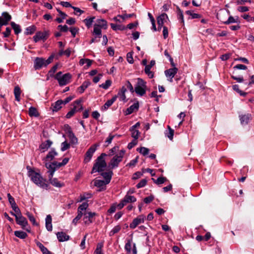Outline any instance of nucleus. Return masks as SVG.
<instances>
[{"label":"nucleus","instance_id":"1","mask_svg":"<svg viewBox=\"0 0 254 254\" xmlns=\"http://www.w3.org/2000/svg\"><path fill=\"white\" fill-rule=\"evenodd\" d=\"M28 175L32 182L36 185L44 189H47L48 188V185L45 183V180L39 173L30 169L28 170Z\"/></svg>","mask_w":254,"mask_h":254},{"label":"nucleus","instance_id":"2","mask_svg":"<svg viewBox=\"0 0 254 254\" xmlns=\"http://www.w3.org/2000/svg\"><path fill=\"white\" fill-rule=\"evenodd\" d=\"M107 156L105 153H102L101 155L99 156L96 163L94 164L92 169L91 173L93 174L95 172H101L103 171L107 166V164L104 159V157Z\"/></svg>","mask_w":254,"mask_h":254},{"label":"nucleus","instance_id":"3","mask_svg":"<svg viewBox=\"0 0 254 254\" xmlns=\"http://www.w3.org/2000/svg\"><path fill=\"white\" fill-rule=\"evenodd\" d=\"M107 28V22L105 20L103 19H97L94 26L93 35L98 38H101L102 36L101 29H106Z\"/></svg>","mask_w":254,"mask_h":254},{"label":"nucleus","instance_id":"4","mask_svg":"<svg viewBox=\"0 0 254 254\" xmlns=\"http://www.w3.org/2000/svg\"><path fill=\"white\" fill-rule=\"evenodd\" d=\"M53 56H51L47 60L43 58L37 57L34 61V68L35 69H40L43 67H46L51 64L53 60Z\"/></svg>","mask_w":254,"mask_h":254},{"label":"nucleus","instance_id":"5","mask_svg":"<svg viewBox=\"0 0 254 254\" xmlns=\"http://www.w3.org/2000/svg\"><path fill=\"white\" fill-rule=\"evenodd\" d=\"M71 78V75L70 73L62 74L61 71L58 72L55 76V79L58 81L60 86H64L68 84L70 82Z\"/></svg>","mask_w":254,"mask_h":254},{"label":"nucleus","instance_id":"6","mask_svg":"<svg viewBox=\"0 0 254 254\" xmlns=\"http://www.w3.org/2000/svg\"><path fill=\"white\" fill-rule=\"evenodd\" d=\"M146 88V82L143 79L138 78L137 79V84L135 86L134 91L137 95L142 96L145 94Z\"/></svg>","mask_w":254,"mask_h":254},{"label":"nucleus","instance_id":"7","mask_svg":"<svg viewBox=\"0 0 254 254\" xmlns=\"http://www.w3.org/2000/svg\"><path fill=\"white\" fill-rule=\"evenodd\" d=\"M124 153L125 151L121 150L118 154L114 156L109 164V167L112 169L117 167L119 163L122 161Z\"/></svg>","mask_w":254,"mask_h":254},{"label":"nucleus","instance_id":"8","mask_svg":"<svg viewBox=\"0 0 254 254\" xmlns=\"http://www.w3.org/2000/svg\"><path fill=\"white\" fill-rule=\"evenodd\" d=\"M98 146H99V144H94L90 147L85 153L84 159V163H88L91 160L93 154Z\"/></svg>","mask_w":254,"mask_h":254},{"label":"nucleus","instance_id":"9","mask_svg":"<svg viewBox=\"0 0 254 254\" xmlns=\"http://www.w3.org/2000/svg\"><path fill=\"white\" fill-rule=\"evenodd\" d=\"M64 166L62 165V162H58L54 161L50 164H46V167L49 169L48 173H50V177H53L55 171L58 168Z\"/></svg>","mask_w":254,"mask_h":254},{"label":"nucleus","instance_id":"10","mask_svg":"<svg viewBox=\"0 0 254 254\" xmlns=\"http://www.w3.org/2000/svg\"><path fill=\"white\" fill-rule=\"evenodd\" d=\"M97 216L95 212L84 211L83 221L85 225H89L93 222V217Z\"/></svg>","mask_w":254,"mask_h":254},{"label":"nucleus","instance_id":"11","mask_svg":"<svg viewBox=\"0 0 254 254\" xmlns=\"http://www.w3.org/2000/svg\"><path fill=\"white\" fill-rule=\"evenodd\" d=\"M222 14L223 15H225L226 14V12L225 11H223L222 12ZM217 17L218 19H219L225 24H229L233 23H236L237 22L238 19V18L237 19H235L233 16H230L227 20H225L224 18L222 16L221 13H218L217 14Z\"/></svg>","mask_w":254,"mask_h":254},{"label":"nucleus","instance_id":"12","mask_svg":"<svg viewBox=\"0 0 254 254\" xmlns=\"http://www.w3.org/2000/svg\"><path fill=\"white\" fill-rule=\"evenodd\" d=\"M145 218V216L143 215H140L137 217L134 218L129 225L130 228L133 229L135 228L138 225L143 223L144 221Z\"/></svg>","mask_w":254,"mask_h":254},{"label":"nucleus","instance_id":"13","mask_svg":"<svg viewBox=\"0 0 254 254\" xmlns=\"http://www.w3.org/2000/svg\"><path fill=\"white\" fill-rule=\"evenodd\" d=\"M11 16L7 12H3L2 13L1 17H0V27L2 25H6L8 24V22L11 20Z\"/></svg>","mask_w":254,"mask_h":254},{"label":"nucleus","instance_id":"14","mask_svg":"<svg viewBox=\"0 0 254 254\" xmlns=\"http://www.w3.org/2000/svg\"><path fill=\"white\" fill-rule=\"evenodd\" d=\"M15 220L17 224L20 225L23 229H25L28 224L26 219L23 217L21 214L20 215H16Z\"/></svg>","mask_w":254,"mask_h":254},{"label":"nucleus","instance_id":"15","mask_svg":"<svg viewBox=\"0 0 254 254\" xmlns=\"http://www.w3.org/2000/svg\"><path fill=\"white\" fill-rule=\"evenodd\" d=\"M48 32L47 31L38 32L33 37L34 41L37 42L41 40H45L48 37Z\"/></svg>","mask_w":254,"mask_h":254},{"label":"nucleus","instance_id":"16","mask_svg":"<svg viewBox=\"0 0 254 254\" xmlns=\"http://www.w3.org/2000/svg\"><path fill=\"white\" fill-rule=\"evenodd\" d=\"M178 68L177 67H173L165 71V74L167 78H169L168 80L172 82L173 81V78L175 76V74L178 72Z\"/></svg>","mask_w":254,"mask_h":254},{"label":"nucleus","instance_id":"17","mask_svg":"<svg viewBox=\"0 0 254 254\" xmlns=\"http://www.w3.org/2000/svg\"><path fill=\"white\" fill-rule=\"evenodd\" d=\"M132 240L129 239L127 240V243L126 244L125 249L127 251V253H130L131 252L132 248ZM132 254H137V250L134 243L133 244V247L132 250Z\"/></svg>","mask_w":254,"mask_h":254},{"label":"nucleus","instance_id":"18","mask_svg":"<svg viewBox=\"0 0 254 254\" xmlns=\"http://www.w3.org/2000/svg\"><path fill=\"white\" fill-rule=\"evenodd\" d=\"M88 207V204L87 202H83L79 206L77 209V217L80 219L82 216H84V211H85Z\"/></svg>","mask_w":254,"mask_h":254},{"label":"nucleus","instance_id":"19","mask_svg":"<svg viewBox=\"0 0 254 254\" xmlns=\"http://www.w3.org/2000/svg\"><path fill=\"white\" fill-rule=\"evenodd\" d=\"M168 19V16L166 13H163L157 17V24L158 25V30L163 26V24Z\"/></svg>","mask_w":254,"mask_h":254},{"label":"nucleus","instance_id":"20","mask_svg":"<svg viewBox=\"0 0 254 254\" xmlns=\"http://www.w3.org/2000/svg\"><path fill=\"white\" fill-rule=\"evenodd\" d=\"M50 174L49 175V178L50 183L54 187L57 188H62L64 186V184L63 182H61L56 178H52L50 177Z\"/></svg>","mask_w":254,"mask_h":254},{"label":"nucleus","instance_id":"21","mask_svg":"<svg viewBox=\"0 0 254 254\" xmlns=\"http://www.w3.org/2000/svg\"><path fill=\"white\" fill-rule=\"evenodd\" d=\"M108 184L103 180H96L94 181L95 186L99 188V191H102L106 190V185Z\"/></svg>","mask_w":254,"mask_h":254},{"label":"nucleus","instance_id":"22","mask_svg":"<svg viewBox=\"0 0 254 254\" xmlns=\"http://www.w3.org/2000/svg\"><path fill=\"white\" fill-rule=\"evenodd\" d=\"M52 143L53 142L52 141L47 140L46 141L42 143L39 147V148L42 152H44L50 147Z\"/></svg>","mask_w":254,"mask_h":254},{"label":"nucleus","instance_id":"23","mask_svg":"<svg viewBox=\"0 0 254 254\" xmlns=\"http://www.w3.org/2000/svg\"><path fill=\"white\" fill-rule=\"evenodd\" d=\"M241 123L243 125H247L251 120V115L250 114L241 115L239 116Z\"/></svg>","mask_w":254,"mask_h":254},{"label":"nucleus","instance_id":"24","mask_svg":"<svg viewBox=\"0 0 254 254\" xmlns=\"http://www.w3.org/2000/svg\"><path fill=\"white\" fill-rule=\"evenodd\" d=\"M127 91V88L125 86H123L121 90L118 92L117 97L120 98L121 101H123L124 102H127V100L126 99V96L125 95V93Z\"/></svg>","mask_w":254,"mask_h":254},{"label":"nucleus","instance_id":"25","mask_svg":"<svg viewBox=\"0 0 254 254\" xmlns=\"http://www.w3.org/2000/svg\"><path fill=\"white\" fill-rule=\"evenodd\" d=\"M113 174V172L112 171H109L106 172H102L101 175L104 178V181L106 184H108L111 181Z\"/></svg>","mask_w":254,"mask_h":254},{"label":"nucleus","instance_id":"26","mask_svg":"<svg viewBox=\"0 0 254 254\" xmlns=\"http://www.w3.org/2000/svg\"><path fill=\"white\" fill-rule=\"evenodd\" d=\"M68 136L70 140L71 143L76 144L77 143V138L74 135V134L72 131L71 128L68 126L67 129Z\"/></svg>","mask_w":254,"mask_h":254},{"label":"nucleus","instance_id":"27","mask_svg":"<svg viewBox=\"0 0 254 254\" xmlns=\"http://www.w3.org/2000/svg\"><path fill=\"white\" fill-rule=\"evenodd\" d=\"M58 240L60 242H64L69 240V236L63 232H59L57 233Z\"/></svg>","mask_w":254,"mask_h":254},{"label":"nucleus","instance_id":"28","mask_svg":"<svg viewBox=\"0 0 254 254\" xmlns=\"http://www.w3.org/2000/svg\"><path fill=\"white\" fill-rule=\"evenodd\" d=\"M126 205L127 203L134 202L136 201V198L133 195L128 194V193L125 196L124 198L122 199Z\"/></svg>","mask_w":254,"mask_h":254},{"label":"nucleus","instance_id":"29","mask_svg":"<svg viewBox=\"0 0 254 254\" xmlns=\"http://www.w3.org/2000/svg\"><path fill=\"white\" fill-rule=\"evenodd\" d=\"M46 228L48 231H52L53 226L52 224V217L50 215H48L46 218Z\"/></svg>","mask_w":254,"mask_h":254},{"label":"nucleus","instance_id":"30","mask_svg":"<svg viewBox=\"0 0 254 254\" xmlns=\"http://www.w3.org/2000/svg\"><path fill=\"white\" fill-rule=\"evenodd\" d=\"M139 108L138 103H134L131 105L129 108L127 109L126 114L129 115L132 113L134 111L138 110Z\"/></svg>","mask_w":254,"mask_h":254},{"label":"nucleus","instance_id":"31","mask_svg":"<svg viewBox=\"0 0 254 254\" xmlns=\"http://www.w3.org/2000/svg\"><path fill=\"white\" fill-rule=\"evenodd\" d=\"M73 107L72 109L75 112L80 111L83 109L81 104L80 100H76L73 102Z\"/></svg>","mask_w":254,"mask_h":254},{"label":"nucleus","instance_id":"32","mask_svg":"<svg viewBox=\"0 0 254 254\" xmlns=\"http://www.w3.org/2000/svg\"><path fill=\"white\" fill-rule=\"evenodd\" d=\"M177 13L178 19L180 21L183 25H184L185 21L184 19L183 12L178 6H177Z\"/></svg>","mask_w":254,"mask_h":254},{"label":"nucleus","instance_id":"33","mask_svg":"<svg viewBox=\"0 0 254 254\" xmlns=\"http://www.w3.org/2000/svg\"><path fill=\"white\" fill-rule=\"evenodd\" d=\"M91 84L89 81H84L82 84L77 88V90L79 93L81 94L84 92L85 90Z\"/></svg>","mask_w":254,"mask_h":254},{"label":"nucleus","instance_id":"34","mask_svg":"<svg viewBox=\"0 0 254 254\" xmlns=\"http://www.w3.org/2000/svg\"><path fill=\"white\" fill-rule=\"evenodd\" d=\"M63 104V100H59L52 105L53 111L57 112L62 108V105Z\"/></svg>","mask_w":254,"mask_h":254},{"label":"nucleus","instance_id":"35","mask_svg":"<svg viewBox=\"0 0 254 254\" xmlns=\"http://www.w3.org/2000/svg\"><path fill=\"white\" fill-rule=\"evenodd\" d=\"M57 155L58 153L55 151V150L54 149H52L47 155L45 159L46 161L52 160L54 158L55 156H57Z\"/></svg>","mask_w":254,"mask_h":254},{"label":"nucleus","instance_id":"36","mask_svg":"<svg viewBox=\"0 0 254 254\" xmlns=\"http://www.w3.org/2000/svg\"><path fill=\"white\" fill-rule=\"evenodd\" d=\"M168 131H166L165 132L166 136H167L171 140L173 139L174 130L169 126H168Z\"/></svg>","mask_w":254,"mask_h":254},{"label":"nucleus","instance_id":"37","mask_svg":"<svg viewBox=\"0 0 254 254\" xmlns=\"http://www.w3.org/2000/svg\"><path fill=\"white\" fill-rule=\"evenodd\" d=\"M14 94L15 100L17 101H19L20 100V96L21 94V90L19 87H18V86H15L14 87Z\"/></svg>","mask_w":254,"mask_h":254},{"label":"nucleus","instance_id":"38","mask_svg":"<svg viewBox=\"0 0 254 254\" xmlns=\"http://www.w3.org/2000/svg\"><path fill=\"white\" fill-rule=\"evenodd\" d=\"M117 98V96H114V97H112L111 99L108 100L104 104V107L105 109H107L109 107H110L113 104V103L116 100Z\"/></svg>","mask_w":254,"mask_h":254},{"label":"nucleus","instance_id":"39","mask_svg":"<svg viewBox=\"0 0 254 254\" xmlns=\"http://www.w3.org/2000/svg\"><path fill=\"white\" fill-rule=\"evenodd\" d=\"M103 247V243H99L97 245L96 250L94 251V254H104L102 252V248Z\"/></svg>","mask_w":254,"mask_h":254},{"label":"nucleus","instance_id":"40","mask_svg":"<svg viewBox=\"0 0 254 254\" xmlns=\"http://www.w3.org/2000/svg\"><path fill=\"white\" fill-rule=\"evenodd\" d=\"M14 235L16 237L20 239H25L27 237V234L25 232L20 231H15Z\"/></svg>","mask_w":254,"mask_h":254},{"label":"nucleus","instance_id":"41","mask_svg":"<svg viewBox=\"0 0 254 254\" xmlns=\"http://www.w3.org/2000/svg\"><path fill=\"white\" fill-rule=\"evenodd\" d=\"M29 115L30 117H38L39 116V114L35 108L31 107L29 109Z\"/></svg>","mask_w":254,"mask_h":254},{"label":"nucleus","instance_id":"42","mask_svg":"<svg viewBox=\"0 0 254 254\" xmlns=\"http://www.w3.org/2000/svg\"><path fill=\"white\" fill-rule=\"evenodd\" d=\"M11 25L13 29L15 34H18L21 32V30L19 25L15 23L14 22H11Z\"/></svg>","mask_w":254,"mask_h":254},{"label":"nucleus","instance_id":"43","mask_svg":"<svg viewBox=\"0 0 254 254\" xmlns=\"http://www.w3.org/2000/svg\"><path fill=\"white\" fill-rule=\"evenodd\" d=\"M151 68L149 65H146L144 69L145 73L147 74L150 78H152L154 76L153 73L150 71Z\"/></svg>","mask_w":254,"mask_h":254},{"label":"nucleus","instance_id":"44","mask_svg":"<svg viewBox=\"0 0 254 254\" xmlns=\"http://www.w3.org/2000/svg\"><path fill=\"white\" fill-rule=\"evenodd\" d=\"M36 30V27L34 25L28 27L26 29V31L25 32V35H31Z\"/></svg>","mask_w":254,"mask_h":254},{"label":"nucleus","instance_id":"45","mask_svg":"<svg viewBox=\"0 0 254 254\" xmlns=\"http://www.w3.org/2000/svg\"><path fill=\"white\" fill-rule=\"evenodd\" d=\"M186 13L188 15L191 16L192 19L199 18L201 16L197 13H193L191 10H187L186 11Z\"/></svg>","mask_w":254,"mask_h":254},{"label":"nucleus","instance_id":"46","mask_svg":"<svg viewBox=\"0 0 254 254\" xmlns=\"http://www.w3.org/2000/svg\"><path fill=\"white\" fill-rule=\"evenodd\" d=\"M152 180L157 185L162 184L167 181L166 178L163 177H159L157 180L154 179H152Z\"/></svg>","mask_w":254,"mask_h":254},{"label":"nucleus","instance_id":"47","mask_svg":"<svg viewBox=\"0 0 254 254\" xmlns=\"http://www.w3.org/2000/svg\"><path fill=\"white\" fill-rule=\"evenodd\" d=\"M130 130L131 132V136L134 139H137L140 133L139 131L136 129H133L131 128H130Z\"/></svg>","mask_w":254,"mask_h":254},{"label":"nucleus","instance_id":"48","mask_svg":"<svg viewBox=\"0 0 254 254\" xmlns=\"http://www.w3.org/2000/svg\"><path fill=\"white\" fill-rule=\"evenodd\" d=\"M92 194L91 193H85L80 196V199L78 201L81 202L86 199H88L91 197Z\"/></svg>","mask_w":254,"mask_h":254},{"label":"nucleus","instance_id":"49","mask_svg":"<svg viewBox=\"0 0 254 254\" xmlns=\"http://www.w3.org/2000/svg\"><path fill=\"white\" fill-rule=\"evenodd\" d=\"M94 19L95 17H92L89 18H86L84 19V21L88 28H89L92 25Z\"/></svg>","mask_w":254,"mask_h":254},{"label":"nucleus","instance_id":"50","mask_svg":"<svg viewBox=\"0 0 254 254\" xmlns=\"http://www.w3.org/2000/svg\"><path fill=\"white\" fill-rule=\"evenodd\" d=\"M12 208L13 210L14 211V213L13 212H11L10 213L11 215L15 217L16 215H20L21 214L20 209L17 205L14 206Z\"/></svg>","mask_w":254,"mask_h":254},{"label":"nucleus","instance_id":"51","mask_svg":"<svg viewBox=\"0 0 254 254\" xmlns=\"http://www.w3.org/2000/svg\"><path fill=\"white\" fill-rule=\"evenodd\" d=\"M112 81L110 80H107L105 83L100 85V87L104 89H108L111 85Z\"/></svg>","mask_w":254,"mask_h":254},{"label":"nucleus","instance_id":"52","mask_svg":"<svg viewBox=\"0 0 254 254\" xmlns=\"http://www.w3.org/2000/svg\"><path fill=\"white\" fill-rule=\"evenodd\" d=\"M121 230V227L119 225H117L113 228V229L110 232V236H113L116 233L119 232Z\"/></svg>","mask_w":254,"mask_h":254},{"label":"nucleus","instance_id":"53","mask_svg":"<svg viewBox=\"0 0 254 254\" xmlns=\"http://www.w3.org/2000/svg\"><path fill=\"white\" fill-rule=\"evenodd\" d=\"M137 150L139 152V153L144 156L148 154L149 153V149L144 147H142L137 149Z\"/></svg>","mask_w":254,"mask_h":254},{"label":"nucleus","instance_id":"54","mask_svg":"<svg viewBox=\"0 0 254 254\" xmlns=\"http://www.w3.org/2000/svg\"><path fill=\"white\" fill-rule=\"evenodd\" d=\"M233 89L239 93L241 95L245 96L246 95V93L243 92L241 90L239 89V85L237 84H235L233 85Z\"/></svg>","mask_w":254,"mask_h":254},{"label":"nucleus","instance_id":"55","mask_svg":"<svg viewBox=\"0 0 254 254\" xmlns=\"http://www.w3.org/2000/svg\"><path fill=\"white\" fill-rule=\"evenodd\" d=\"M61 150L64 151L69 148V144L66 141H64L62 143Z\"/></svg>","mask_w":254,"mask_h":254},{"label":"nucleus","instance_id":"56","mask_svg":"<svg viewBox=\"0 0 254 254\" xmlns=\"http://www.w3.org/2000/svg\"><path fill=\"white\" fill-rule=\"evenodd\" d=\"M146 183H147L146 180H145V179H143L141 181H140V182L138 183L136 185V187L138 189L142 188V187H144L146 185Z\"/></svg>","mask_w":254,"mask_h":254},{"label":"nucleus","instance_id":"57","mask_svg":"<svg viewBox=\"0 0 254 254\" xmlns=\"http://www.w3.org/2000/svg\"><path fill=\"white\" fill-rule=\"evenodd\" d=\"M26 215H27V217H28L29 220L31 222H32L33 224H35L36 220H35V219L34 217L33 216V215L31 213H30L28 212H27L26 213Z\"/></svg>","mask_w":254,"mask_h":254},{"label":"nucleus","instance_id":"58","mask_svg":"<svg viewBox=\"0 0 254 254\" xmlns=\"http://www.w3.org/2000/svg\"><path fill=\"white\" fill-rule=\"evenodd\" d=\"M137 139H133V140L131 142H130L128 144L127 148L129 149H130L132 148H133L135 145H136L137 144Z\"/></svg>","mask_w":254,"mask_h":254},{"label":"nucleus","instance_id":"59","mask_svg":"<svg viewBox=\"0 0 254 254\" xmlns=\"http://www.w3.org/2000/svg\"><path fill=\"white\" fill-rule=\"evenodd\" d=\"M127 62L130 64L133 63V59L132 57V54L131 53H128L127 55Z\"/></svg>","mask_w":254,"mask_h":254},{"label":"nucleus","instance_id":"60","mask_svg":"<svg viewBox=\"0 0 254 254\" xmlns=\"http://www.w3.org/2000/svg\"><path fill=\"white\" fill-rule=\"evenodd\" d=\"M233 68L234 69H236L245 70V69H246L247 68V67L246 65H244V64H237L235 66H234Z\"/></svg>","mask_w":254,"mask_h":254},{"label":"nucleus","instance_id":"61","mask_svg":"<svg viewBox=\"0 0 254 254\" xmlns=\"http://www.w3.org/2000/svg\"><path fill=\"white\" fill-rule=\"evenodd\" d=\"M111 27L114 30H122L124 28H121V26L120 25L115 24L114 23H111Z\"/></svg>","mask_w":254,"mask_h":254},{"label":"nucleus","instance_id":"62","mask_svg":"<svg viewBox=\"0 0 254 254\" xmlns=\"http://www.w3.org/2000/svg\"><path fill=\"white\" fill-rule=\"evenodd\" d=\"M126 86V88H128L131 93H133L134 92L133 87L129 81H127Z\"/></svg>","mask_w":254,"mask_h":254},{"label":"nucleus","instance_id":"63","mask_svg":"<svg viewBox=\"0 0 254 254\" xmlns=\"http://www.w3.org/2000/svg\"><path fill=\"white\" fill-rule=\"evenodd\" d=\"M231 77H232V78L236 80L238 82H239V83L242 82L244 81V79L242 76L237 77L236 76H234V75H232L231 76Z\"/></svg>","mask_w":254,"mask_h":254},{"label":"nucleus","instance_id":"64","mask_svg":"<svg viewBox=\"0 0 254 254\" xmlns=\"http://www.w3.org/2000/svg\"><path fill=\"white\" fill-rule=\"evenodd\" d=\"M58 68V65H55L52 67V68L51 69V70L49 71V73L50 75V76H52L54 75V74L56 71L57 69Z\"/></svg>","mask_w":254,"mask_h":254}]
</instances>
